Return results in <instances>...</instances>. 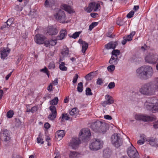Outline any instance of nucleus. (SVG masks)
I'll return each mask as SVG.
<instances>
[{"mask_svg":"<svg viewBox=\"0 0 158 158\" xmlns=\"http://www.w3.org/2000/svg\"><path fill=\"white\" fill-rule=\"evenodd\" d=\"M54 16L56 19L60 21V23H63L66 20L64 12L61 10H58Z\"/></svg>","mask_w":158,"mask_h":158,"instance_id":"nucleus-9","label":"nucleus"},{"mask_svg":"<svg viewBox=\"0 0 158 158\" xmlns=\"http://www.w3.org/2000/svg\"><path fill=\"white\" fill-rule=\"evenodd\" d=\"M83 83L81 82L79 83L78 84L77 90L78 92H81L83 91Z\"/></svg>","mask_w":158,"mask_h":158,"instance_id":"nucleus-37","label":"nucleus"},{"mask_svg":"<svg viewBox=\"0 0 158 158\" xmlns=\"http://www.w3.org/2000/svg\"><path fill=\"white\" fill-rule=\"evenodd\" d=\"M115 86L114 82H111L108 85V87L109 89L113 88Z\"/></svg>","mask_w":158,"mask_h":158,"instance_id":"nucleus-48","label":"nucleus"},{"mask_svg":"<svg viewBox=\"0 0 158 158\" xmlns=\"http://www.w3.org/2000/svg\"><path fill=\"white\" fill-rule=\"evenodd\" d=\"M43 139H42L40 137H38L37 139V141L38 143H40L41 144H43L44 143V141H43Z\"/></svg>","mask_w":158,"mask_h":158,"instance_id":"nucleus-53","label":"nucleus"},{"mask_svg":"<svg viewBox=\"0 0 158 158\" xmlns=\"http://www.w3.org/2000/svg\"><path fill=\"white\" fill-rule=\"evenodd\" d=\"M156 90H158V77L142 85L139 89V92L142 94L148 95L152 94Z\"/></svg>","mask_w":158,"mask_h":158,"instance_id":"nucleus-1","label":"nucleus"},{"mask_svg":"<svg viewBox=\"0 0 158 158\" xmlns=\"http://www.w3.org/2000/svg\"><path fill=\"white\" fill-rule=\"evenodd\" d=\"M37 110V108L36 106H33L31 109V112L32 113H34Z\"/></svg>","mask_w":158,"mask_h":158,"instance_id":"nucleus-54","label":"nucleus"},{"mask_svg":"<svg viewBox=\"0 0 158 158\" xmlns=\"http://www.w3.org/2000/svg\"><path fill=\"white\" fill-rule=\"evenodd\" d=\"M146 62L150 64H156L158 61V55L156 53L150 52L148 53L145 57Z\"/></svg>","mask_w":158,"mask_h":158,"instance_id":"nucleus-7","label":"nucleus"},{"mask_svg":"<svg viewBox=\"0 0 158 158\" xmlns=\"http://www.w3.org/2000/svg\"><path fill=\"white\" fill-rule=\"evenodd\" d=\"M111 151L109 148H106L103 151V157L104 158H109L110 157Z\"/></svg>","mask_w":158,"mask_h":158,"instance_id":"nucleus-23","label":"nucleus"},{"mask_svg":"<svg viewBox=\"0 0 158 158\" xmlns=\"http://www.w3.org/2000/svg\"><path fill=\"white\" fill-rule=\"evenodd\" d=\"M107 69L109 71H113L115 69V66L113 64H111L107 67Z\"/></svg>","mask_w":158,"mask_h":158,"instance_id":"nucleus-41","label":"nucleus"},{"mask_svg":"<svg viewBox=\"0 0 158 158\" xmlns=\"http://www.w3.org/2000/svg\"><path fill=\"white\" fill-rule=\"evenodd\" d=\"M63 51L61 52V54L63 57H67L69 54V50L68 48L66 46H63Z\"/></svg>","mask_w":158,"mask_h":158,"instance_id":"nucleus-26","label":"nucleus"},{"mask_svg":"<svg viewBox=\"0 0 158 158\" xmlns=\"http://www.w3.org/2000/svg\"><path fill=\"white\" fill-rule=\"evenodd\" d=\"M92 130L95 132L105 133L107 129L105 123L97 121L91 125Z\"/></svg>","mask_w":158,"mask_h":158,"instance_id":"nucleus-3","label":"nucleus"},{"mask_svg":"<svg viewBox=\"0 0 158 158\" xmlns=\"http://www.w3.org/2000/svg\"><path fill=\"white\" fill-rule=\"evenodd\" d=\"M127 152L128 155L131 158H139L138 153L136 148L132 144L127 148Z\"/></svg>","mask_w":158,"mask_h":158,"instance_id":"nucleus-8","label":"nucleus"},{"mask_svg":"<svg viewBox=\"0 0 158 158\" xmlns=\"http://www.w3.org/2000/svg\"><path fill=\"white\" fill-rule=\"evenodd\" d=\"M123 40L122 41V43L123 45H125L126 42L128 41L126 39H125V37H123Z\"/></svg>","mask_w":158,"mask_h":158,"instance_id":"nucleus-63","label":"nucleus"},{"mask_svg":"<svg viewBox=\"0 0 158 158\" xmlns=\"http://www.w3.org/2000/svg\"><path fill=\"white\" fill-rule=\"evenodd\" d=\"M81 46H82L81 51L82 52L84 53L88 48V44L85 42Z\"/></svg>","mask_w":158,"mask_h":158,"instance_id":"nucleus-32","label":"nucleus"},{"mask_svg":"<svg viewBox=\"0 0 158 158\" xmlns=\"http://www.w3.org/2000/svg\"><path fill=\"white\" fill-rule=\"evenodd\" d=\"M100 7V5L98 4H96L95 3V6L94 11H96L98 9H99V7Z\"/></svg>","mask_w":158,"mask_h":158,"instance_id":"nucleus-57","label":"nucleus"},{"mask_svg":"<svg viewBox=\"0 0 158 158\" xmlns=\"http://www.w3.org/2000/svg\"><path fill=\"white\" fill-rule=\"evenodd\" d=\"M49 108L51 111V113L48 116V118L50 120H53L56 116L57 112L56 107L55 106H51Z\"/></svg>","mask_w":158,"mask_h":158,"instance_id":"nucleus-15","label":"nucleus"},{"mask_svg":"<svg viewBox=\"0 0 158 158\" xmlns=\"http://www.w3.org/2000/svg\"><path fill=\"white\" fill-rule=\"evenodd\" d=\"M61 118V122H63L64 119H65L66 120H68L69 119V117L68 115L67 114H62L61 117H60V118L59 119H60Z\"/></svg>","mask_w":158,"mask_h":158,"instance_id":"nucleus-35","label":"nucleus"},{"mask_svg":"<svg viewBox=\"0 0 158 158\" xmlns=\"http://www.w3.org/2000/svg\"><path fill=\"white\" fill-rule=\"evenodd\" d=\"M45 39V37L42 35L39 34H36L34 38L35 42L38 44H42L43 43Z\"/></svg>","mask_w":158,"mask_h":158,"instance_id":"nucleus-17","label":"nucleus"},{"mask_svg":"<svg viewBox=\"0 0 158 158\" xmlns=\"http://www.w3.org/2000/svg\"><path fill=\"white\" fill-rule=\"evenodd\" d=\"M78 77V75L77 73L75 74L74 77H73V83H76L77 79Z\"/></svg>","mask_w":158,"mask_h":158,"instance_id":"nucleus-51","label":"nucleus"},{"mask_svg":"<svg viewBox=\"0 0 158 158\" xmlns=\"http://www.w3.org/2000/svg\"><path fill=\"white\" fill-rule=\"evenodd\" d=\"M10 133L6 129H4L0 133V139L5 141H7L10 139Z\"/></svg>","mask_w":158,"mask_h":158,"instance_id":"nucleus-10","label":"nucleus"},{"mask_svg":"<svg viewBox=\"0 0 158 158\" xmlns=\"http://www.w3.org/2000/svg\"><path fill=\"white\" fill-rule=\"evenodd\" d=\"M40 71L46 73L48 77H49V72L48 70V69L46 67H45L44 69H41Z\"/></svg>","mask_w":158,"mask_h":158,"instance_id":"nucleus-42","label":"nucleus"},{"mask_svg":"<svg viewBox=\"0 0 158 158\" xmlns=\"http://www.w3.org/2000/svg\"><path fill=\"white\" fill-rule=\"evenodd\" d=\"M107 36L110 38H113L115 35H112L111 34V32H108L106 34Z\"/></svg>","mask_w":158,"mask_h":158,"instance_id":"nucleus-59","label":"nucleus"},{"mask_svg":"<svg viewBox=\"0 0 158 158\" xmlns=\"http://www.w3.org/2000/svg\"><path fill=\"white\" fill-rule=\"evenodd\" d=\"M102 79L101 78H98L97 81V84L98 85H101L103 83V81Z\"/></svg>","mask_w":158,"mask_h":158,"instance_id":"nucleus-50","label":"nucleus"},{"mask_svg":"<svg viewBox=\"0 0 158 158\" xmlns=\"http://www.w3.org/2000/svg\"><path fill=\"white\" fill-rule=\"evenodd\" d=\"M58 101V98L57 97H55L53 99L50 101V104H51L52 106L56 105L57 104Z\"/></svg>","mask_w":158,"mask_h":158,"instance_id":"nucleus-33","label":"nucleus"},{"mask_svg":"<svg viewBox=\"0 0 158 158\" xmlns=\"http://www.w3.org/2000/svg\"><path fill=\"white\" fill-rule=\"evenodd\" d=\"M95 2H91L90 3L89 5V6L93 10H94V7L95 6Z\"/></svg>","mask_w":158,"mask_h":158,"instance_id":"nucleus-52","label":"nucleus"},{"mask_svg":"<svg viewBox=\"0 0 158 158\" xmlns=\"http://www.w3.org/2000/svg\"><path fill=\"white\" fill-rule=\"evenodd\" d=\"M81 33L80 31L75 32L73 34L72 37L73 38L76 39L79 36Z\"/></svg>","mask_w":158,"mask_h":158,"instance_id":"nucleus-43","label":"nucleus"},{"mask_svg":"<svg viewBox=\"0 0 158 158\" xmlns=\"http://www.w3.org/2000/svg\"><path fill=\"white\" fill-rule=\"evenodd\" d=\"M111 142L113 145L117 148L121 146L123 143L122 138L120 137L119 135L117 133L114 134L111 136Z\"/></svg>","mask_w":158,"mask_h":158,"instance_id":"nucleus-5","label":"nucleus"},{"mask_svg":"<svg viewBox=\"0 0 158 158\" xmlns=\"http://www.w3.org/2000/svg\"><path fill=\"white\" fill-rule=\"evenodd\" d=\"M13 21V18H10L8 19L6 22L4 23V25L1 27V29H3L6 27L8 28L12 23Z\"/></svg>","mask_w":158,"mask_h":158,"instance_id":"nucleus-24","label":"nucleus"},{"mask_svg":"<svg viewBox=\"0 0 158 158\" xmlns=\"http://www.w3.org/2000/svg\"><path fill=\"white\" fill-rule=\"evenodd\" d=\"M44 45L46 47H50V42L49 40H46L44 42Z\"/></svg>","mask_w":158,"mask_h":158,"instance_id":"nucleus-56","label":"nucleus"},{"mask_svg":"<svg viewBox=\"0 0 158 158\" xmlns=\"http://www.w3.org/2000/svg\"><path fill=\"white\" fill-rule=\"evenodd\" d=\"M104 117L105 119L108 120H111L112 119L111 116L108 115H105Z\"/></svg>","mask_w":158,"mask_h":158,"instance_id":"nucleus-61","label":"nucleus"},{"mask_svg":"<svg viewBox=\"0 0 158 158\" xmlns=\"http://www.w3.org/2000/svg\"><path fill=\"white\" fill-rule=\"evenodd\" d=\"M140 139L138 141L137 143L139 145H142L144 143L146 136L145 135L142 134L140 135Z\"/></svg>","mask_w":158,"mask_h":158,"instance_id":"nucleus-29","label":"nucleus"},{"mask_svg":"<svg viewBox=\"0 0 158 158\" xmlns=\"http://www.w3.org/2000/svg\"><path fill=\"white\" fill-rule=\"evenodd\" d=\"M50 42V45L51 46L55 45L57 43V40L56 39L54 40H49Z\"/></svg>","mask_w":158,"mask_h":158,"instance_id":"nucleus-45","label":"nucleus"},{"mask_svg":"<svg viewBox=\"0 0 158 158\" xmlns=\"http://www.w3.org/2000/svg\"><path fill=\"white\" fill-rule=\"evenodd\" d=\"M153 127L155 129H157L158 128V121L156 122L153 125Z\"/></svg>","mask_w":158,"mask_h":158,"instance_id":"nucleus-64","label":"nucleus"},{"mask_svg":"<svg viewBox=\"0 0 158 158\" xmlns=\"http://www.w3.org/2000/svg\"><path fill=\"white\" fill-rule=\"evenodd\" d=\"M139 77L142 79L147 80L152 76L154 71L152 68L149 65L142 66L136 71Z\"/></svg>","mask_w":158,"mask_h":158,"instance_id":"nucleus-2","label":"nucleus"},{"mask_svg":"<svg viewBox=\"0 0 158 158\" xmlns=\"http://www.w3.org/2000/svg\"><path fill=\"white\" fill-rule=\"evenodd\" d=\"M10 49L8 48L6 50V49H4L1 52V57L2 59H4L9 54Z\"/></svg>","mask_w":158,"mask_h":158,"instance_id":"nucleus-27","label":"nucleus"},{"mask_svg":"<svg viewBox=\"0 0 158 158\" xmlns=\"http://www.w3.org/2000/svg\"><path fill=\"white\" fill-rule=\"evenodd\" d=\"M98 15V14L97 13H91L90 14L91 16L93 18H95L97 17V16Z\"/></svg>","mask_w":158,"mask_h":158,"instance_id":"nucleus-62","label":"nucleus"},{"mask_svg":"<svg viewBox=\"0 0 158 158\" xmlns=\"http://www.w3.org/2000/svg\"><path fill=\"white\" fill-rule=\"evenodd\" d=\"M79 156V154L75 151H71L69 153L70 158H77Z\"/></svg>","mask_w":158,"mask_h":158,"instance_id":"nucleus-30","label":"nucleus"},{"mask_svg":"<svg viewBox=\"0 0 158 158\" xmlns=\"http://www.w3.org/2000/svg\"><path fill=\"white\" fill-rule=\"evenodd\" d=\"M85 10L87 12L89 13L91 12L92 10V9L91 8L89 5L88 7H86L85 8Z\"/></svg>","mask_w":158,"mask_h":158,"instance_id":"nucleus-55","label":"nucleus"},{"mask_svg":"<svg viewBox=\"0 0 158 158\" xmlns=\"http://www.w3.org/2000/svg\"><path fill=\"white\" fill-rule=\"evenodd\" d=\"M105 98L106 100L103 102L102 103V105L104 107L106 106L107 105L112 104L114 102V100L113 98L109 95H106Z\"/></svg>","mask_w":158,"mask_h":158,"instance_id":"nucleus-16","label":"nucleus"},{"mask_svg":"<svg viewBox=\"0 0 158 158\" xmlns=\"http://www.w3.org/2000/svg\"><path fill=\"white\" fill-rule=\"evenodd\" d=\"M146 143L151 146L157 148L158 147V139L153 137L148 138L145 140Z\"/></svg>","mask_w":158,"mask_h":158,"instance_id":"nucleus-12","label":"nucleus"},{"mask_svg":"<svg viewBox=\"0 0 158 158\" xmlns=\"http://www.w3.org/2000/svg\"><path fill=\"white\" fill-rule=\"evenodd\" d=\"M65 63L64 62H61L60 64V69L62 71H65L67 70V68L65 66Z\"/></svg>","mask_w":158,"mask_h":158,"instance_id":"nucleus-34","label":"nucleus"},{"mask_svg":"<svg viewBox=\"0 0 158 158\" xmlns=\"http://www.w3.org/2000/svg\"><path fill=\"white\" fill-rule=\"evenodd\" d=\"M55 67V65L53 62H50L48 66L49 69H54Z\"/></svg>","mask_w":158,"mask_h":158,"instance_id":"nucleus-49","label":"nucleus"},{"mask_svg":"<svg viewBox=\"0 0 158 158\" xmlns=\"http://www.w3.org/2000/svg\"><path fill=\"white\" fill-rule=\"evenodd\" d=\"M98 24V22H93L89 26V30L91 31L92 29Z\"/></svg>","mask_w":158,"mask_h":158,"instance_id":"nucleus-38","label":"nucleus"},{"mask_svg":"<svg viewBox=\"0 0 158 158\" xmlns=\"http://www.w3.org/2000/svg\"><path fill=\"white\" fill-rule=\"evenodd\" d=\"M65 131L64 130H59L56 133V137L59 140L61 139L65 135Z\"/></svg>","mask_w":158,"mask_h":158,"instance_id":"nucleus-21","label":"nucleus"},{"mask_svg":"<svg viewBox=\"0 0 158 158\" xmlns=\"http://www.w3.org/2000/svg\"><path fill=\"white\" fill-rule=\"evenodd\" d=\"M67 34V30L66 29L61 30L60 31V35L57 36V39L58 40H61L64 39L66 36Z\"/></svg>","mask_w":158,"mask_h":158,"instance_id":"nucleus-19","label":"nucleus"},{"mask_svg":"<svg viewBox=\"0 0 158 158\" xmlns=\"http://www.w3.org/2000/svg\"><path fill=\"white\" fill-rule=\"evenodd\" d=\"M77 113V112L76 108H73L69 112V114L71 115H73Z\"/></svg>","mask_w":158,"mask_h":158,"instance_id":"nucleus-47","label":"nucleus"},{"mask_svg":"<svg viewBox=\"0 0 158 158\" xmlns=\"http://www.w3.org/2000/svg\"><path fill=\"white\" fill-rule=\"evenodd\" d=\"M85 94L86 95H91L92 94V93L91 89L89 88H87L85 90Z\"/></svg>","mask_w":158,"mask_h":158,"instance_id":"nucleus-40","label":"nucleus"},{"mask_svg":"<svg viewBox=\"0 0 158 158\" xmlns=\"http://www.w3.org/2000/svg\"><path fill=\"white\" fill-rule=\"evenodd\" d=\"M111 54L112 56L118 57V56L120 54V52L118 50H114L112 51Z\"/></svg>","mask_w":158,"mask_h":158,"instance_id":"nucleus-36","label":"nucleus"},{"mask_svg":"<svg viewBox=\"0 0 158 158\" xmlns=\"http://www.w3.org/2000/svg\"><path fill=\"white\" fill-rule=\"evenodd\" d=\"M119 60L118 59V57H116L112 56L109 60V63L111 64L114 65H116L118 61Z\"/></svg>","mask_w":158,"mask_h":158,"instance_id":"nucleus-22","label":"nucleus"},{"mask_svg":"<svg viewBox=\"0 0 158 158\" xmlns=\"http://www.w3.org/2000/svg\"><path fill=\"white\" fill-rule=\"evenodd\" d=\"M134 14V12L133 11H131L129 13H128L127 15V17L128 18H131L132 17Z\"/></svg>","mask_w":158,"mask_h":158,"instance_id":"nucleus-46","label":"nucleus"},{"mask_svg":"<svg viewBox=\"0 0 158 158\" xmlns=\"http://www.w3.org/2000/svg\"><path fill=\"white\" fill-rule=\"evenodd\" d=\"M118 44L117 41H111L108 44L105 45V48L107 49H114L116 48V46Z\"/></svg>","mask_w":158,"mask_h":158,"instance_id":"nucleus-18","label":"nucleus"},{"mask_svg":"<svg viewBox=\"0 0 158 158\" xmlns=\"http://www.w3.org/2000/svg\"><path fill=\"white\" fill-rule=\"evenodd\" d=\"M14 114V112L13 110H10L8 111L6 114L7 117L9 118H11L12 117Z\"/></svg>","mask_w":158,"mask_h":158,"instance_id":"nucleus-39","label":"nucleus"},{"mask_svg":"<svg viewBox=\"0 0 158 158\" xmlns=\"http://www.w3.org/2000/svg\"><path fill=\"white\" fill-rule=\"evenodd\" d=\"M44 126L46 129H48L50 127V125L48 123H46L44 124Z\"/></svg>","mask_w":158,"mask_h":158,"instance_id":"nucleus-58","label":"nucleus"},{"mask_svg":"<svg viewBox=\"0 0 158 158\" xmlns=\"http://www.w3.org/2000/svg\"><path fill=\"white\" fill-rule=\"evenodd\" d=\"M103 144V142L100 139H94L91 140L89 144V148L92 150L97 151L102 147Z\"/></svg>","mask_w":158,"mask_h":158,"instance_id":"nucleus-4","label":"nucleus"},{"mask_svg":"<svg viewBox=\"0 0 158 158\" xmlns=\"http://www.w3.org/2000/svg\"><path fill=\"white\" fill-rule=\"evenodd\" d=\"M97 71L89 73L85 76V78L87 81L91 80L96 75Z\"/></svg>","mask_w":158,"mask_h":158,"instance_id":"nucleus-25","label":"nucleus"},{"mask_svg":"<svg viewBox=\"0 0 158 158\" xmlns=\"http://www.w3.org/2000/svg\"><path fill=\"white\" fill-rule=\"evenodd\" d=\"M135 118L137 120H141L144 122L151 121L153 120L154 118L148 115H137Z\"/></svg>","mask_w":158,"mask_h":158,"instance_id":"nucleus-14","label":"nucleus"},{"mask_svg":"<svg viewBox=\"0 0 158 158\" xmlns=\"http://www.w3.org/2000/svg\"><path fill=\"white\" fill-rule=\"evenodd\" d=\"M54 4V0H46L45 3V6L46 7L52 6Z\"/></svg>","mask_w":158,"mask_h":158,"instance_id":"nucleus-28","label":"nucleus"},{"mask_svg":"<svg viewBox=\"0 0 158 158\" xmlns=\"http://www.w3.org/2000/svg\"><path fill=\"white\" fill-rule=\"evenodd\" d=\"M58 79L57 78L55 79V80L53 81L52 84L55 85H57L58 83Z\"/></svg>","mask_w":158,"mask_h":158,"instance_id":"nucleus-60","label":"nucleus"},{"mask_svg":"<svg viewBox=\"0 0 158 158\" xmlns=\"http://www.w3.org/2000/svg\"><path fill=\"white\" fill-rule=\"evenodd\" d=\"M64 9L66 11H68L69 13H73V10L72 9L70 6L67 5H64L63 6Z\"/></svg>","mask_w":158,"mask_h":158,"instance_id":"nucleus-31","label":"nucleus"},{"mask_svg":"<svg viewBox=\"0 0 158 158\" xmlns=\"http://www.w3.org/2000/svg\"><path fill=\"white\" fill-rule=\"evenodd\" d=\"M81 143V140L77 138H73L71 140L69 145L73 149H76Z\"/></svg>","mask_w":158,"mask_h":158,"instance_id":"nucleus-13","label":"nucleus"},{"mask_svg":"<svg viewBox=\"0 0 158 158\" xmlns=\"http://www.w3.org/2000/svg\"><path fill=\"white\" fill-rule=\"evenodd\" d=\"M91 134L90 130L88 128H84L81 130L79 134V138L83 141L89 140Z\"/></svg>","mask_w":158,"mask_h":158,"instance_id":"nucleus-6","label":"nucleus"},{"mask_svg":"<svg viewBox=\"0 0 158 158\" xmlns=\"http://www.w3.org/2000/svg\"><path fill=\"white\" fill-rule=\"evenodd\" d=\"M145 106L148 110H152L153 113L158 111V104L154 105L152 103H150L146 101L145 103Z\"/></svg>","mask_w":158,"mask_h":158,"instance_id":"nucleus-11","label":"nucleus"},{"mask_svg":"<svg viewBox=\"0 0 158 158\" xmlns=\"http://www.w3.org/2000/svg\"><path fill=\"white\" fill-rule=\"evenodd\" d=\"M116 23L119 26H122L123 25V23L120 18L118 19L116 21Z\"/></svg>","mask_w":158,"mask_h":158,"instance_id":"nucleus-44","label":"nucleus"},{"mask_svg":"<svg viewBox=\"0 0 158 158\" xmlns=\"http://www.w3.org/2000/svg\"><path fill=\"white\" fill-rule=\"evenodd\" d=\"M58 32V30L52 27H49L48 29L47 33L50 35H55Z\"/></svg>","mask_w":158,"mask_h":158,"instance_id":"nucleus-20","label":"nucleus"}]
</instances>
